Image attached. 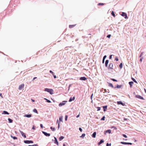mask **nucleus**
I'll use <instances>...</instances> for the list:
<instances>
[{
	"mask_svg": "<svg viewBox=\"0 0 146 146\" xmlns=\"http://www.w3.org/2000/svg\"><path fill=\"white\" fill-rule=\"evenodd\" d=\"M44 91L49 92L50 94L51 95L53 94L54 91L52 89L45 88L44 89Z\"/></svg>",
	"mask_w": 146,
	"mask_h": 146,
	"instance_id": "obj_1",
	"label": "nucleus"
},
{
	"mask_svg": "<svg viewBox=\"0 0 146 146\" xmlns=\"http://www.w3.org/2000/svg\"><path fill=\"white\" fill-rule=\"evenodd\" d=\"M113 64L112 63H110L108 67V69L109 70H113Z\"/></svg>",
	"mask_w": 146,
	"mask_h": 146,
	"instance_id": "obj_2",
	"label": "nucleus"
},
{
	"mask_svg": "<svg viewBox=\"0 0 146 146\" xmlns=\"http://www.w3.org/2000/svg\"><path fill=\"white\" fill-rule=\"evenodd\" d=\"M24 142L26 144H30V143H33V141L32 140H24Z\"/></svg>",
	"mask_w": 146,
	"mask_h": 146,
	"instance_id": "obj_3",
	"label": "nucleus"
},
{
	"mask_svg": "<svg viewBox=\"0 0 146 146\" xmlns=\"http://www.w3.org/2000/svg\"><path fill=\"white\" fill-rule=\"evenodd\" d=\"M66 101H64L60 103L59 104V106L60 107L62 106L65 104Z\"/></svg>",
	"mask_w": 146,
	"mask_h": 146,
	"instance_id": "obj_4",
	"label": "nucleus"
},
{
	"mask_svg": "<svg viewBox=\"0 0 146 146\" xmlns=\"http://www.w3.org/2000/svg\"><path fill=\"white\" fill-rule=\"evenodd\" d=\"M42 133L43 134H44V135L46 136V137H49L50 136V134L49 133H48L44 131H42Z\"/></svg>",
	"mask_w": 146,
	"mask_h": 146,
	"instance_id": "obj_5",
	"label": "nucleus"
},
{
	"mask_svg": "<svg viewBox=\"0 0 146 146\" xmlns=\"http://www.w3.org/2000/svg\"><path fill=\"white\" fill-rule=\"evenodd\" d=\"M121 15L123 17H125V19H128V17H127V14L124 12H122L121 14Z\"/></svg>",
	"mask_w": 146,
	"mask_h": 146,
	"instance_id": "obj_6",
	"label": "nucleus"
},
{
	"mask_svg": "<svg viewBox=\"0 0 146 146\" xmlns=\"http://www.w3.org/2000/svg\"><path fill=\"white\" fill-rule=\"evenodd\" d=\"M24 84H23L21 85H19V90H22L24 87Z\"/></svg>",
	"mask_w": 146,
	"mask_h": 146,
	"instance_id": "obj_7",
	"label": "nucleus"
},
{
	"mask_svg": "<svg viewBox=\"0 0 146 146\" xmlns=\"http://www.w3.org/2000/svg\"><path fill=\"white\" fill-rule=\"evenodd\" d=\"M20 132L22 136H23L25 138H26V136L25 133L21 131H20Z\"/></svg>",
	"mask_w": 146,
	"mask_h": 146,
	"instance_id": "obj_8",
	"label": "nucleus"
},
{
	"mask_svg": "<svg viewBox=\"0 0 146 146\" xmlns=\"http://www.w3.org/2000/svg\"><path fill=\"white\" fill-rule=\"evenodd\" d=\"M54 143L57 145L58 144V142L56 138L55 137H54Z\"/></svg>",
	"mask_w": 146,
	"mask_h": 146,
	"instance_id": "obj_9",
	"label": "nucleus"
},
{
	"mask_svg": "<svg viewBox=\"0 0 146 146\" xmlns=\"http://www.w3.org/2000/svg\"><path fill=\"white\" fill-rule=\"evenodd\" d=\"M49 72L53 76L54 78H56V75L54 74V73L53 72L52 70H50Z\"/></svg>",
	"mask_w": 146,
	"mask_h": 146,
	"instance_id": "obj_10",
	"label": "nucleus"
},
{
	"mask_svg": "<svg viewBox=\"0 0 146 146\" xmlns=\"http://www.w3.org/2000/svg\"><path fill=\"white\" fill-rule=\"evenodd\" d=\"M121 143L123 144H124V145L127 144V145H131L132 144V143H126V142H121Z\"/></svg>",
	"mask_w": 146,
	"mask_h": 146,
	"instance_id": "obj_11",
	"label": "nucleus"
},
{
	"mask_svg": "<svg viewBox=\"0 0 146 146\" xmlns=\"http://www.w3.org/2000/svg\"><path fill=\"white\" fill-rule=\"evenodd\" d=\"M24 117H32V114H25L24 116Z\"/></svg>",
	"mask_w": 146,
	"mask_h": 146,
	"instance_id": "obj_12",
	"label": "nucleus"
},
{
	"mask_svg": "<svg viewBox=\"0 0 146 146\" xmlns=\"http://www.w3.org/2000/svg\"><path fill=\"white\" fill-rule=\"evenodd\" d=\"M111 133V130L110 129H108L107 130H106L104 132V134L106 135V133Z\"/></svg>",
	"mask_w": 146,
	"mask_h": 146,
	"instance_id": "obj_13",
	"label": "nucleus"
},
{
	"mask_svg": "<svg viewBox=\"0 0 146 146\" xmlns=\"http://www.w3.org/2000/svg\"><path fill=\"white\" fill-rule=\"evenodd\" d=\"M2 113V114H9V113L7 111H3Z\"/></svg>",
	"mask_w": 146,
	"mask_h": 146,
	"instance_id": "obj_14",
	"label": "nucleus"
},
{
	"mask_svg": "<svg viewBox=\"0 0 146 146\" xmlns=\"http://www.w3.org/2000/svg\"><path fill=\"white\" fill-rule=\"evenodd\" d=\"M87 78L85 77H82L80 78V80H85Z\"/></svg>",
	"mask_w": 146,
	"mask_h": 146,
	"instance_id": "obj_15",
	"label": "nucleus"
},
{
	"mask_svg": "<svg viewBox=\"0 0 146 146\" xmlns=\"http://www.w3.org/2000/svg\"><path fill=\"white\" fill-rule=\"evenodd\" d=\"M117 104L118 105L121 104L123 106H124V104H123L121 101H118L117 102Z\"/></svg>",
	"mask_w": 146,
	"mask_h": 146,
	"instance_id": "obj_16",
	"label": "nucleus"
},
{
	"mask_svg": "<svg viewBox=\"0 0 146 146\" xmlns=\"http://www.w3.org/2000/svg\"><path fill=\"white\" fill-rule=\"evenodd\" d=\"M134 83L133 82H129V84L130 85V88H131L132 87V85Z\"/></svg>",
	"mask_w": 146,
	"mask_h": 146,
	"instance_id": "obj_17",
	"label": "nucleus"
},
{
	"mask_svg": "<svg viewBox=\"0 0 146 146\" xmlns=\"http://www.w3.org/2000/svg\"><path fill=\"white\" fill-rule=\"evenodd\" d=\"M136 97L137 98H138L141 99H143V98L139 95H137Z\"/></svg>",
	"mask_w": 146,
	"mask_h": 146,
	"instance_id": "obj_18",
	"label": "nucleus"
},
{
	"mask_svg": "<svg viewBox=\"0 0 146 146\" xmlns=\"http://www.w3.org/2000/svg\"><path fill=\"white\" fill-rule=\"evenodd\" d=\"M109 62L108 60H106L105 62V66L106 67H107L108 66V65Z\"/></svg>",
	"mask_w": 146,
	"mask_h": 146,
	"instance_id": "obj_19",
	"label": "nucleus"
},
{
	"mask_svg": "<svg viewBox=\"0 0 146 146\" xmlns=\"http://www.w3.org/2000/svg\"><path fill=\"white\" fill-rule=\"evenodd\" d=\"M104 142V141L103 139L101 140L98 143V145H100L101 143H103Z\"/></svg>",
	"mask_w": 146,
	"mask_h": 146,
	"instance_id": "obj_20",
	"label": "nucleus"
},
{
	"mask_svg": "<svg viewBox=\"0 0 146 146\" xmlns=\"http://www.w3.org/2000/svg\"><path fill=\"white\" fill-rule=\"evenodd\" d=\"M8 120L9 123H12L13 122V120L10 118H8Z\"/></svg>",
	"mask_w": 146,
	"mask_h": 146,
	"instance_id": "obj_21",
	"label": "nucleus"
},
{
	"mask_svg": "<svg viewBox=\"0 0 146 146\" xmlns=\"http://www.w3.org/2000/svg\"><path fill=\"white\" fill-rule=\"evenodd\" d=\"M64 138V137L63 136H60L59 138V141H61Z\"/></svg>",
	"mask_w": 146,
	"mask_h": 146,
	"instance_id": "obj_22",
	"label": "nucleus"
},
{
	"mask_svg": "<svg viewBox=\"0 0 146 146\" xmlns=\"http://www.w3.org/2000/svg\"><path fill=\"white\" fill-rule=\"evenodd\" d=\"M96 135V132H94L92 135V137L93 138H95Z\"/></svg>",
	"mask_w": 146,
	"mask_h": 146,
	"instance_id": "obj_23",
	"label": "nucleus"
},
{
	"mask_svg": "<svg viewBox=\"0 0 146 146\" xmlns=\"http://www.w3.org/2000/svg\"><path fill=\"white\" fill-rule=\"evenodd\" d=\"M62 118H63V117L62 116H60V117H59V122H60H60L61 121H62Z\"/></svg>",
	"mask_w": 146,
	"mask_h": 146,
	"instance_id": "obj_24",
	"label": "nucleus"
},
{
	"mask_svg": "<svg viewBox=\"0 0 146 146\" xmlns=\"http://www.w3.org/2000/svg\"><path fill=\"white\" fill-rule=\"evenodd\" d=\"M11 138H12L13 139H17V138L15 136H13L12 135H11Z\"/></svg>",
	"mask_w": 146,
	"mask_h": 146,
	"instance_id": "obj_25",
	"label": "nucleus"
},
{
	"mask_svg": "<svg viewBox=\"0 0 146 146\" xmlns=\"http://www.w3.org/2000/svg\"><path fill=\"white\" fill-rule=\"evenodd\" d=\"M107 106H104L103 107V108L104 109V111H106V110L107 109Z\"/></svg>",
	"mask_w": 146,
	"mask_h": 146,
	"instance_id": "obj_26",
	"label": "nucleus"
},
{
	"mask_svg": "<svg viewBox=\"0 0 146 146\" xmlns=\"http://www.w3.org/2000/svg\"><path fill=\"white\" fill-rule=\"evenodd\" d=\"M33 111L35 113H38V112L36 110V109L35 108L33 110Z\"/></svg>",
	"mask_w": 146,
	"mask_h": 146,
	"instance_id": "obj_27",
	"label": "nucleus"
},
{
	"mask_svg": "<svg viewBox=\"0 0 146 146\" xmlns=\"http://www.w3.org/2000/svg\"><path fill=\"white\" fill-rule=\"evenodd\" d=\"M50 129L53 131H54L55 130V128L53 127H50Z\"/></svg>",
	"mask_w": 146,
	"mask_h": 146,
	"instance_id": "obj_28",
	"label": "nucleus"
},
{
	"mask_svg": "<svg viewBox=\"0 0 146 146\" xmlns=\"http://www.w3.org/2000/svg\"><path fill=\"white\" fill-rule=\"evenodd\" d=\"M111 14L113 16V17H115V14L114 12L113 11H112L111 13Z\"/></svg>",
	"mask_w": 146,
	"mask_h": 146,
	"instance_id": "obj_29",
	"label": "nucleus"
},
{
	"mask_svg": "<svg viewBox=\"0 0 146 146\" xmlns=\"http://www.w3.org/2000/svg\"><path fill=\"white\" fill-rule=\"evenodd\" d=\"M109 86L110 87H111L112 88H113V84H111V83H109Z\"/></svg>",
	"mask_w": 146,
	"mask_h": 146,
	"instance_id": "obj_30",
	"label": "nucleus"
},
{
	"mask_svg": "<svg viewBox=\"0 0 146 146\" xmlns=\"http://www.w3.org/2000/svg\"><path fill=\"white\" fill-rule=\"evenodd\" d=\"M85 136V133H83L82 134V135L80 137L82 138H84Z\"/></svg>",
	"mask_w": 146,
	"mask_h": 146,
	"instance_id": "obj_31",
	"label": "nucleus"
},
{
	"mask_svg": "<svg viewBox=\"0 0 146 146\" xmlns=\"http://www.w3.org/2000/svg\"><path fill=\"white\" fill-rule=\"evenodd\" d=\"M72 100H73V98H72V97H71L69 99L68 101L69 102H71L72 101Z\"/></svg>",
	"mask_w": 146,
	"mask_h": 146,
	"instance_id": "obj_32",
	"label": "nucleus"
},
{
	"mask_svg": "<svg viewBox=\"0 0 146 146\" xmlns=\"http://www.w3.org/2000/svg\"><path fill=\"white\" fill-rule=\"evenodd\" d=\"M122 66H123V65H122V63H121L119 65V68L121 69V68H122Z\"/></svg>",
	"mask_w": 146,
	"mask_h": 146,
	"instance_id": "obj_33",
	"label": "nucleus"
},
{
	"mask_svg": "<svg viewBox=\"0 0 146 146\" xmlns=\"http://www.w3.org/2000/svg\"><path fill=\"white\" fill-rule=\"evenodd\" d=\"M68 117V115H65V121H66L67 120Z\"/></svg>",
	"mask_w": 146,
	"mask_h": 146,
	"instance_id": "obj_34",
	"label": "nucleus"
},
{
	"mask_svg": "<svg viewBox=\"0 0 146 146\" xmlns=\"http://www.w3.org/2000/svg\"><path fill=\"white\" fill-rule=\"evenodd\" d=\"M104 5V4L103 3H99L98 4V5Z\"/></svg>",
	"mask_w": 146,
	"mask_h": 146,
	"instance_id": "obj_35",
	"label": "nucleus"
},
{
	"mask_svg": "<svg viewBox=\"0 0 146 146\" xmlns=\"http://www.w3.org/2000/svg\"><path fill=\"white\" fill-rule=\"evenodd\" d=\"M46 102L48 103H50L51 102V101L50 100H48V99L46 100Z\"/></svg>",
	"mask_w": 146,
	"mask_h": 146,
	"instance_id": "obj_36",
	"label": "nucleus"
},
{
	"mask_svg": "<svg viewBox=\"0 0 146 146\" xmlns=\"http://www.w3.org/2000/svg\"><path fill=\"white\" fill-rule=\"evenodd\" d=\"M121 85H117V88H121Z\"/></svg>",
	"mask_w": 146,
	"mask_h": 146,
	"instance_id": "obj_37",
	"label": "nucleus"
},
{
	"mask_svg": "<svg viewBox=\"0 0 146 146\" xmlns=\"http://www.w3.org/2000/svg\"><path fill=\"white\" fill-rule=\"evenodd\" d=\"M69 27L70 28H71L73 27V25H69Z\"/></svg>",
	"mask_w": 146,
	"mask_h": 146,
	"instance_id": "obj_38",
	"label": "nucleus"
},
{
	"mask_svg": "<svg viewBox=\"0 0 146 146\" xmlns=\"http://www.w3.org/2000/svg\"><path fill=\"white\" fill-rule=\"evenodd\" d=\"M105 117L104 116L101 119V120H105Z\"/></svg>",
	"mask_w": 146,
	"mask_h": 146,
	"instance_id": "obj_39",
	"label": "nucleus"
},
{
	"mask_svg": "<svg viewBox=\"0 0 146 146\" xmlns=\"http://www.w3.org/2000/svg\"><path fill=\"white\" fill-rule=\"evenodd\" d=\"M111 80H113V81L117 82V80L113 78L111 79Z\"/></svg>",
	"mask_w": 146,
	"mask_h": 146,
	"instance_id": "obj_40",
	"label": "nucleus"
},
{
	"mask_svg": "<svg viewBox=\"0 0 146 146\" xmlns=\"http://www.w3.org/2000/svg\"><path fill=\"white\" fill-rule=\"evenodd\" d=\"M115 60L116 61H118V59L117 57H116L115 58Z\"/></svg>",
	"mask_w": 146,
	"mask_h": 146,
	"instance_id": "obj_41",
	"label": "nucleus"
},
{
	"mask_svg": "<svg viewBox=\"0 0 146 146\" xmlns=\"http://www.w3.org/2000/svg\"><path fill=\"white\" fill-rule=\"evenodd\" d=\"M60 122H58V129H59V128H60Z\"/></svg>",
	"mask_w": 146,
	"mask_h": 146,
	"instance_id": "obj_42",
	"label": "nucleus"
},
{
	"mask_svg": "<svg viewBox=\"0 0 146 146\" xmlns=\"http://www.w3.org/2000/svg\"><path fill=\"white\" fill-rule=\"evenodd\" d=\"M143 54V52H142L141 53V54H140V56H139V57H141L142 56V55Z\"/></svg>",
	"mask_w": 146,
	"mask_h": 146,
	"instance_id": "obj_43",
	"label": "nucleus"
},
{
	"mask_svg": "<svg viewBox=\"0 0 146 146\" xmlns=\"http://www.w3.org/2000/svg\"><path fill=\"white\" fill-rule=\"evenodd\" d=\"M123 136L125 138H127V136L125 134H123Z\"/></svg>",
	"mask_w": 146,
	"mask_h": 146,
	"instance_id": "obj_44",
	"label": "nucleus"
},
{
	"mask_svg": "<svg viewBox=\"0 0 146 146\" xmlns=\"http://www.w3.org/2000/svg\"><path fill=\"white\" fill-rule=\"evenodd\" d=\"M40 126L41 128H42L43 127V126L42 124H40Z\"/></svg>",
	"mask_w": 146,
	"mask_h": 146,
	"instance_id": "obj_45",
	"label": "nucleus"
},
{
	"mask_svg": "<svg viewBox=\"0 0 146 146\" xmlns=\"http://www.w3.org/2000/svg\"><path fill=\"white\" fill-rule=\"evenodd\" d=\"M32 129L33 130L35 129V127L34 125L33 126L32 128Z\"/></svg>",
	"mask_w": 146,
	"mask_h": 146,
	"instance_id": "obj_46",
	"label": "nucleus"
},
{
	"mask_svg": "<svg viewBox=\"0 0 146 146\" xmlns=\"http://www.w3.org/2000/svg\"><path fill=\"white\" fill-rule=\"evenodd\" d=\"M111 36V35H108L107 36V37L108 38H110V37Z\"/></svg>",
	"mask_w": 146,
	"mask_h": 146,
	"instance_id": "obj_47",
	"label": "nucleus"
},
{
	"mask_svg": "<svg viewBox=\"0 0 146 146\" xmlns=\"http://www.w3.org/2000/svg\"><path fill=\"white\" fill-rule=\"evenodd\" d=\"M106 55H105L104 56V57L103 58V59H104V60H105V59L106 58Z\"/></svg>",
	"mask_w": 146,
	"mask_h": 146,
	"instance_id": "obj_48",
	"label": "nucleus"
},
{
	"mask_svg": "<svg viewBox=\"0 0 146 146\" xmlns=\"http://www.w3.org/2000/svg\"><path fill=\"white\" fill-rule=\"evenodd\" d=\"M79 129L81 132H82V129L80 127L79 128Z\"/></svg>",
	"mask_w": 146,
	"mask_h": 146,
	"instance_id": "obj_49",
	"label": "nucleus"
},
{
	"mask_svg": "<svg viewBox=\"0 0 146 146\" xmlns=\"http://www.w3.org/2000/svg\"><path fill=\"white\" fill-rule=\"evenodd\" d=\"M143 58H141L140 60V61L141 62L142 61V59H143Z\"/></svg>",
	"mask_w": 146,
	"mask_h": 146,
	"instance_id": "obj_50",
	"label": "nucleus"
},
{
	"mask_svg": "<svg viewBox=\"0 0 146 146\" xmlns=\"http://www.w3.org/2000/svg\"><path fill=\"white\" fill-rule=\"evenodd\" d=\"M131 79L133 81L135 80L133 78H131Z\"/></svg>",
	"mask_w": 146,
	"mask_h": 146,
	"instance_id": "obj_51",
	"label": "nucleus"
},
{
	"mask_svg": "<svg viewBox=\"0 0 146 146\" xmlns=\"http://www.w3.org/2000/svg\"><path fill=\"white\" fill-rule=\"evenodd\" d=\"M98 109L97 110V111H99L100 110V107H98Z\"/></svg>",
	"mask_w": 146,
	"mask_h": 146,
	"instance_id": "obj_52",
	"label": "nucleus"
},
{
	"mask_svg": "<svg viewBox=\"0 0 146 146\" xmlns=\"http://www.w3.org/2000/svg\"><path fill=\"white\" fill-rule=\"evenodd\" d=\"M112 56V55H111L110 56V57H109L110 59H111V58Z\"/></svg>",
	"mask_w": 146,
	"mask_h": 146,
	"instance_id": "obj_53",
	"label": "nucleus"
},
{
	"mask_svg": "<svg viewBox=\"0 0 146 146\" xmlns=\"http://www.w3.org/2000/svg\"><path fill=\"white\" fill-rule=\"evenodd\" d=\"M93 96V94H92V95H91V97H90V98H91L92 99V96Z\"/></svg>",
	"mask_w": 146,
	"mask_h": 146,
	"instance_id": "obj_54",
	"label": "nucleus"
},
{
	"mask_svg": "<svg viewBox=\"0 0 146 146\" xmlns=\"http://www.w3.org/2000/svg\"><path fill=\"white\" fill-rule=\"evenodd\" d=\"M37 78L36 77H34V78H33V79L34 80H35Z\"/></svg>",
	"mask_w": 146,
	"mask_h": 146,
	"instance_id": "obj_55",
	"label": "nucleus"
},
{
	"mask_svg": "<svg viewBox=\"0 0 146 146\" xmlns=\"http://www.w3.org/2000/svg\"><path fill=\"white\" fill-rule=\"evenodd\" d=\"M33 145V146H38V145L37 144H34Z\"/></svg>",
	"mask_w": 146,
	"mask_h": 146,
	"instance_id": "obj_56",
	"label": "nucleus"
},
{
	"mask_svg": "<svg viewBox=\"0 0 146 146\" xmlns=\"http://www.w3.org/2000/svg\"><path fill=\"white\" fill-rule=\"evenodd\" d=\"M32 101L33 102H35V100H33V99H31Z\"/></svg>",
	"mask_w": 146,
	"mask_h": 146,
	"instance_id": "obj_57",
	"label": "nucleus"
},
{
	"mask_svg": "<svg viewBox=\"0 0 146 146\" xmlns=\"http://www.w3.org/2000/svg\"><path fill=\"white\" fill-rule=\"evenodd\" d=\"M0 96L1 97L3 98V97L2 96V94L1 93H0Z\"/></svg>",
	"mask_w": 146,
	"mask_h": 146,
	"instance_id": "obj_58",
	"label": "nucleus"
},
{
	"mask_svg": "<svg viewBox=\"0 0 146 146\" xmlns=\"http://www.w3.org/2000/svg\"><path fill=\"white\" fill-rule=\"evenodd\" d=\"M134 82H135V83H137V81H136V80H135L134 81Z\"/></svg>",
	"mask_w": 146,
	"mask_h": 146,
	"instance_id": "obj_59",
	"label": "nucleus"
},
{
	"mask_svg": "<svg viewBox=\"0 0 146 146\" xmlns=\"http://www.w3.org/2000/svg\"><path fill=\"white\" fill-rule=\"evenodd\" d=\"M109 145L108 143H107L106 144L107 146H109Z\"/></svg>",
	"mask_w": 146,
	"mask_h": 146,
	"instance_id": "obj_60",
	"label": "nucleus"
},
{
	"mask_svg": "<svg viewBox=\"0 0 146 146\" xmlns=\"http://www.w3.org/2000/svg\"><path fill=\"white\" fill-rule=\"evenodd\" d=\"M104 59H103V60H102V63H104Z\"/></svg>",
	"mask_w": 146,
	"mask_h": 146,
	"instance_id": "obj_61",
	"label": "nucleus"
},
{
	"mask_svg": "<svg viewBox=\"0 0 146 146\" xmlns=\"http://www.w3.org/2000/svg\"><path fill=\"white\" fill-rule=\"evenodd\" d=\"M63 146H66V145L65 143H63Z\"/></svg>",
	"mask_w": 146,
	"mask_h": 146,
	"instance_id": "obj_62",
	"label": "nucleus"
},
{
	"mask_svg": "<svg viewBox=\"0 0 146 146\" xmlns=\"http://www.w3.org/2000/svg\"><path fill=\"white\" fill-rule=\"evenodd\" d=\"M79 115H78L76 117H77V118L78 117H79Z\"/></svg>",
	"mask_w": 146,
	"mask_h": 146,
	"instance_id": "obj_63",
	"label": "nucleus"
},
{
	"mask_svg": "<svg viewBox=\"0 0 146 146\" xmlns=\"http://www.w3.org/2000/svg\"><path fill=\"white\" fill-rule=\"evenodd\" d=\"M34 80L33 79L32 80V82H34Z\"/></svg>",
	"mask_w": 146,
	"mask_h": 146,
	"instance_id": "obj_64",
	"label": "nucleus"
}]
</instances>
